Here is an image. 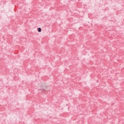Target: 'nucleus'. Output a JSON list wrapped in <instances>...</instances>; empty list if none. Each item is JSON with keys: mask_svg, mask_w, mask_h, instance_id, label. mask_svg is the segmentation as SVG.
<instances>
[{"mask_svg": "<svg viewBox=\"0 0 124 124\" xmlns=\"http://www.w3.org/2000/svg\"><path fill=\"white\" fill-rule=\"evenodd\" d=\"M38 31L39 32H41V28H38Z\"/></svg>", "mask_w": 124, "mask_h": 124, "instance_id": "nucleus-1", "label": "nucleus"}]
</instances>
